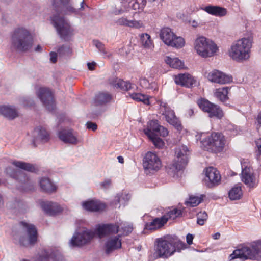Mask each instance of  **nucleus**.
Masks as SVG:
<instances>
[{"mask_svg": "<svg viewBox=\"0 0 261 261\" xmlns=\"http://www.w3.org/2000/svg\"><path fill=\"white\" fill-rule=\"evenodd\" d=\"M70 0H53V7L57 14L51 17V23L56 29L60 37L65 41L71 40L73 35V30L69 23L62 17L60 14L68 15L72 13L77 14V10L69 5Z\"/></svg>", "mask_w": 261, "mask_h": 261, "instance_id": "1", "label": "nucleus"}, {"mask_svg": "<svg viewBox=\"0 0 261 261\" xmlns=\"http://www.w3.org/2000/svg\"><path fill=\"white\" fill-rule=\"evenodd\" d=\"M119 230V226L114 224L99 225L95 231L85 230L82 232L75 233L72 237L70 244L73 247L82 246L89 243L97 235L99 238L116 234Z\"/></svg>", "mask_w": 261, "mask_h": 261, "instance_id": "2", "label": "nucleus"}, {"mask_svg": "<svg viewBox=\"0 0 261 261\" xmlns=\"http://www.w3.org/2000/svg\"><path fill=\"white\" fill-rule=\"evenodd\" d=\"M253 42V36L251 34L234 41L229 50V56L238 62L248 60L250 56Z\"/></svg>", "mask_w": 261, "mask_h": 261, "instance_id": "3", "label": "nucleus"}, {"mask_svg": "<svg viewBox=\"0 0 261 261\" xmlns=\"http://www.w3.org/2000/svg\"><path fill=\"white\" fill-rule=\"evenodd\" d=\"M33 43V36L28 29L20 27L13 31L11 35V45L15 50L26 52L32 48Z\"/></svg>", "mask_w": 261, "mask_h": 261, "instance_id": "4", "label": "nucleus"}, {"mask_svg": "<svg viewBox=\"0 0 261 261\" xmlns=\"http://www.w3.org/2000/svg\"><path fill=\"white\" fill-rule=\"evenodd\" d=\"M242 260L247 259L259 260L261 259V242H254L249 245L239 246L229 256L230 260L235 258Z\"/></svg>", "mask_w": 261, "mask_h": 261, "instance_id": "5", "label": "nucleus"}, {"mask_svg": "<svg viewBox=\"0 0 261 261\" xmlns=\"http://www.w3.org/2000/svg\"><path fill=\"white\" fill-rule=\"evenodd\" d=\"M171 236H166L157 238L154 242V253L155 258L168 259L175 252V248L172 245Z\"/></svg>", "mask_w": 261, "mask_h": 261, "instance_id": "6", "label": "nucleus"}, {"mask_svg": "<svg viewBox=\"0 0 261 261\" xmlns=\"http://www.w3.org/2000/svg\"><path fill=\"white\" fill-rule=\"evenodd\" d=\"M194 48L197 54L203 58L211 57L218 50L217 44L204 36L198 37L195 40Z\"/></svg>", "mask_w": 261, "mask_h": 261, "instance_id": "7", "label": "nucleus"}, {"mask_svg": "<svg viewBox=\"0 0 261 261\" xmlns=\"http://www.w3.org/2000/svg\"><path fill=\"white\" fill-rule=\"evenodd\" d=\"M189 154L190 152L187 146L181 145L177 147L174 161L169 166V174L174 176L176 173L185 168L189 161Z\"/></svg>", "mask_w": 261, "mask_h": 261, "instance_id": "8", "label": "nucleus"}, {"mask_svg": "<svg viewBox=\"0 0 261 261\" xmlns=\"http://www.w3.org/2000/svg\"><path fill=\"white\" fill-rule=\"evenodd\" d=\"M203 147L214 152H219L223 150L225 144V139L223 134L219 133H212L207 134L203 138L201 141Z\"/></svg>", "mask_w": 261, "mask_h": 261, "instance_id": "9", "label": "nucleus"}, {"mask_svg": "<svg viewBox=\"0 0 261 261\" xmlns=\"http://www.w3.org/2000/svg\"><path fill=\"white\" fill-rule=\"evenodd\" d=\"M160 36L165 44L172 47L181 48L185 43L184 38L176 36L168 27H165L161 30Z\"/></svg>", "mask_w": 261, "mask_h": 261, "instance_id": "10", "label": "nucleus"}, {"mask_svg": "<svg viewBox=\"0 0 261 261\" xmlns=\"http://www.w3.org/2000/svg\"><path fill=\"white\" fill-rule=\"evenodd\" d=\"M242 180L248 187L253 188L258 184V179L254 174L249 163L244 160L241 161Z\"/></svg>", "mask_w": 261, "mask_h": 261, "instance_id": "11", "label": "nucleus"}, {"mask_svg": "<svg viewBox=\"0 0 261 261\" xmlns=\"http://www.w3.org/2000/svg\"><path fill=\"white\" fill-rule=\"evenodd\" d=\"M143 167L145 172L153 173L160 170L162 162L157 154L152 152H148L143 159Z\"/></svg>", "mask_w": 261, "mask_h": 261, "instance_id": "12", "label": "nucleus"}, {"mask_svg": "<svg viewBox=\"0 0 261 261\" xmlns=\"http://www.w3.org/2000/svg\"><path fill=\"white\" fill-rule=\"evenodd\" d=\"M199 108L204 112H207L210 117H216L221 119L224 116L222 109L207 100L201 99L197 102Z\"/></svg>", "mask_w": 261, "mask_h": 261, "instance_id": "13", "label": "nucleus"}, {"mask_svg": "<svg viewBox=\"0 0 261 261\" xmlns=\"http://www.w3.org/2000/svg\"><path fill=\"white\" fill-rule=\"evenodd\" d=\"M37 95L49 111H52L55 109L56 106L53 94L49 88H39L37 92Z\"/></svg>", "mask_w": 261, "mask_h": 261, "instance_id": "14", "label": "nucleus"}, {"mask_svg": "<svg viewBox=\"0 0 261 261\" xmlns=\"http://www.w3.org/2000/svg\"><path fill=\"white\" fill-rule=\"evenodd\" d=\"M160 113L165 116L166 120L177 129H181V125L174 112L166 103L162 102L159 109Z\"/></svg>", "mask_w": 261, "mask_h": 261, "instance_id": "15", "label": "nucleus"}, {"mask_svg": "<svg viewBox=\"0 0 261 261\" xmlns=\"http://www.w3.org/2000/svg\"><path fill=\"white\" fill-rule=\"evenodd\" d=\"M21 224L27 232L29 239L21 238L20 239V245L25 247L34 245L37 240V232L36 227L34 225L24 222H21Z\"/></svg>", "mask_w": 261, "mask_h": 261, "instance_id": "16", "label": "nucleus"}, {"mask_svg": "<svg viewBox=\"0 0 261 261\" xmlns=\"http://www.w3.org/2000/svg\"><path fill=\"white\" fill-rule=\"evenodd\" d=\"M144 133L147 136H151L153 135H160L161 136L165 137L168 135L167 129L160 125L158 120H151L147 124V127L144 129Z\"/></svg>", "mask_w": 261, "mask_h": 261, "instance_id": "17", "label": "nucleus"}, {"mask_svg": "<svg viewBox=\"0 0 261 261\" xmlns=\"http://www.w3.org/2000/svg\"><path fill=\"white\" fill-rule=\"evenodd\" d=\"M51 258L54 261H63L64 259L59 252L51 248L42 249L36 256V261H49Z\"/></svg>", "mask_w": 261, "mask_h": 261, "instance_id": "18", "label": "nucleus"}, {"mask_svg": "<svg viewBox=\"0 0 261 261\" xmlns=\"http://www.w3.org/2000/svg\"><path fill=\"white\" fill-rule=\"evenodd\" d=\"M6 171L7 174L10 176L23 183L25 186L27 185H29V188L28 189L25 188L23 189L24 191H27L31 190L33 189V185L31 184L26 174L23 171L18 169L15 170L10 167L7 168Z\"/></svg>", "mask_w": 261, "mask_h": 261, "instance_id": "19", "label": "nucleus"}, {"mask_svg": "<svg viewBox=\"0 0 261 261\" xmlns=\"http://www.w3.org/2000/svg\"><path fill=\"white\" fill-rule=\"evenodd\" d=\"M33 144L34 146L37 143H45L50 140V133L46 127L39 126L36 127L33 133Z\"/></svg>", "mask_w": 261, "mask_h": 261, "instance_id": "20", "label": "nucleus"}, {"mask_svg": "<svg viewBox=\"0 0 261 261\" xmlns=\"http://www.w3.org/2000/svg\"><path fill=\"white\" fill-rule=\"evenodd\" d=\"M207 77L210 81L220 84H228L232 81L231 76L218 70H214L208 73Z\"/></svg>", "mask_w": 261, "mask_h": 261, "instance_id": "21", "label": "nucleus"}, {"mask_svg": "<svg viewBox=\"0 0 261 261\" xmlns=\"http://www.w3.org/2000/svg\"><path fill=\"white\" fill-rule=\"evenodd\" d=\"M205 182L208 187L218 185L221 179L219 172L215 168L210 167L206 169Z\"/></svg>", "mask_w": 261, "mask_h": 261, "instance_id": "22", "label": "nucleus"}, {"mask_svg": "<svg viewBox=\"0 0 261 261\" xmlns=\"http://www.w3.org/2000/svg\"><path fill=\"white\" fill-rule=\"evenodd\" d=\"M58 136L61 140L66 143L76 144L79 143L77 136L72 129H63L59 132Z\"/></svg>", "mask_w": 261, "mask_h": 261, "instance_id": "23", "label": "nucleus"}, {"mask_svg": "<svg viewBox=\"0 0 261 261\" xmlns=\"http://www.w3.org/2000/svg\"><path fill=\"white\" fill-rule=\"evenodd\" d=\"M174 80L176 84L187 88L192 87L196 82L194 77L190 74L187 73L178 74L175 76Z\"/></svg>", "mask_w": 261, "mask_h": 261, "instance_id": "24", "label": "nucleus"}, {"mask_svg": "<svg viewBox=\"0 0 261 261\" xmlns=\"http://www.w3.org/2000/svg\"><path fill=\"white\" fill-rule=\"evenodd\" d=\"M121 236L118 235L110 237L108 239L105 245V251L107 254H109L115 250L121 247Z\"/></svg>", "mask_w": 261, "mask_h": 261, "instance_id": "25", "label": "nucleus"}, {"mask_svg": "<svg viewBox=\"0 0 261 261\" xmlns=\"http://www.w3.org/2000/svg\"><path fill=\"white\" fill-rule=\"evenodd\" d=\"M43 210L49 215H54L61 212L62 208L57 203L49 201H43L41 203Z\"/></svg>", "mask_w": 261, "mask_h": 261, "instance_id": "26", "label": "nucleus"}, {"mask_svg": "<svg viewBox=\"0 0 261 261\" xmlns=\"http://www.w3.org/2000/svg\"><path fill=\"white\" fill-rule=\"evenodd\" d=\"M202 9L209 14L218 17H223L227 14L226 9L218 6L208 5Z\"/></svg>", "mask_w": 261, "mask_h": 261, "instance_id": "27", "label": "nucleus"}, {"mask_svg": "<svg viewBox=\"0 0 261 261\" xmlns=\"http://www.w3.org/2000/svg\"><path fill=\"white\" fill-rule=\"evenodd\" d=\"M83 206L85 210L91 212L99 211L106 208L105 204L95 200L85 202L83 203Z\"/></svg>", "mask_w": 261, "mask_h": 261, "instance_id": "28", "label": "nucleus"}, {"mask_svg": "<svg viewBox=\"0 0 261 261\" xmlns=\"http://www.w3.org/2000/svg\"><path fill=\"white\" fill-rule=\"evenodd\" d=\"M0 114L9 119H13L18 116V112L15 108L6 106L0 107Z\"/></svg>", "mask_w": 261, "mask_h": 261, "instance_id": "29", "label": "nucleus"}, {"mask_svg": "<svg viewBox=\"0 0 261 261\" xmlns=\"http://www.w3.org/2000/svg\"><path fill=\"white\" fill-rule=\"evenodd\" d=\"M116 23L119 25H123L135 28H140L143 27V23L141 21L129 20L125 17H121L118 19Z\"/></svg>", "mask_w": 261, "mask_h": 261, "instance_id": "30", "label": "nucleus"}, {"mask_svg": "<svg viewBox=\"0 0 261 261\" xmlns=\"http://www.w3.org/2000/svg\"><path fill=\"white\" fill-rule=\"evenodd\" d=\"M111 84L116 88H119L125 91H129L136 87L135 85L132 84L129 82L124 81L117 78L113 80L111 82Z\"/></svg>", "mask_w": 261, "mask_h": 261, "instance_id": "31", "label": "nucleus"}, {"mask_svg": "<svg viewBox=\"0 0 261 261\" xmlns=\"http://www.w3.org/2000/svg\"><path fill=\"white\" fill-rule=\"evenodd\" d=\"M167 222V218L163 215L161 218L154 219L150 223L147 224L146 228L150 230H155L163 226Z\"/></svg>", "mask_w": 261, "mask_h": 261, "instance_id": "32", "label": "nucleus"}, {"mask_svg": "<svg viewBox=\"0 0 261 261\" xmlns=\"http://www.w3.org/2000/svg\"><path fill=\"white\" fill-rule=\"evenodd\" d=\"M112 100V96L107 92L97 94L95 98V102L97 106H101L110 102Z\"/></svg>", "mask_w": 261, "mask_h": 261, "instance_id": "33", "label": "nucleus"}, {"mask_svg": "<svg viewBox=\"0 0 261 261\" xmlns=\"http://www.w3.org/2000/svg\"><path fill=\"white\" fill-rule=\"evenodd\" d=\"M40 186L42 190L47 193L55 192L57 189L56 186L47 178H42L40 181Z\"/></svg>", "mask_w": 261, "mask_h": 261, "instance_id": "34", "label": "nucleus"}, {"mask_svg": "<svg viewBox=\"0 0 261 261\" xmlns=\"http://www.w3.org/2000/svg\"><path fill=\"white\" fill-rule=\"evenodd\" d=\"M229 88L225 87L216 89L214 92V95L221 101H225L228 99V94Z\"/></svg>", "mask_w": 261, "mask_h": 261, "instance_id": "35", "label": "nucleus"}, {"mask_svg": "<svg viewBox=\"0 0 261 261\" xmlns=\"http://www.w3.org/2000/svg\"><path fill=\"white\" fill-rule=\"evenodd\" d=\"M183 210L181 208H173L169 209L167 212L164 215V217L167 218V222L170 220H174L176 218L180 217L182 215Z\"/></svg>", "mask_w": 261, "mask_h": 261, "instance_id": "36", "label": "nucleus"}, {"mask_svg": "<svg viewBox=\"0 0 261 261\" xmlns=\"http://www.w3.org/2000/svg\"><path fill=\"white\" fill-rule=\"evenodd\" d=\"M164 61L168 65L173 68H182L184 66L181 61L177 58H171L167 56L165 58Z\"/></svg>", "mask_w": 261, "mask_h": 261, "instance_id": "37", "label": "nucleus"}, {"mask_svg": "<svg viewBox=\"0 0 261 261\" xmlns=\"http://www.w3.org/2000/svg\"><path fill=\"white\" fill-rule=\"evenodd\" d=\"M142 45L145 48L152 50L154 48L153 43L150 36L148 34H142L140 37Z\"/></svg>", "mask_w": 261, "mask_h": 261, "instance_id": "38", "label": "nucleus"}, {"mask_svg": "<svg viewBox=\"0 0 261 261\" xmlns=\"http://www.w3.org/2000/svg\"><path fill=\"white\" fill-rule=\"evenodd\" d=\"M129 96L134 100L142 102L145 105L149 104V100L148 95L142 94L140 93H128Z\"/></svg>", "mask_w": 261, "mask_h": 261, "instance_id": "39", "label": "nucleus"}, {"mask_svg": "<svg viewBox=\"0 0 261 261\" xmlns=\"http://www.w3.org/2000/svg\"><path fill=\"white\" fill-rule=\"evenodd\" d=\"M12 164L16 167L27 171L34 172L36 170L35 166L29 163L21 161H14L13 162Z\"/></svg>", "mask_w": 261, "mask_h": 261, "instance_id": "40", "label": "nucleus"}, {"mask_svg": "<svg viewBox=\"0 0 261 261\" xmlns=\"http://www.w3.org/2000/svg\"><path fill=\"white\" fill-rule=\"evenodd\" d=\"M229 197L231 200L239 199L242 196V191L240 187H234L229 192Z\"/></svg>", "mask_w": 261, "mask_h": 261, "instance_id": "41", "label": "nucleus"}, {"mask_svg": "<svg viewBox=\"0 0 261 261\" xmlns=\"http://www.w3.org/2000/svg\"><path fill=\"white\" fill-rule=\"evenodd\" d=\"M57 53L60 57L68 56L72 54V49L69 45H63L58 48Z\"/></svg>", "mask_w": 261, "mask_h": 261, "instance_id": "42", "label": "nucleus"}, {"mask_svg": "<svg viewBox=\"0 0 261 261\" xmlns=\"http://www.w3.org/2000/svg\"><path fill=\"white\" fill-rule=\"evenodd\" d=\"M172 242V245L175 248V252L180 251L182 249H185L187 247V245L183 242L178 240V239L171 236V239Z\"/></svg>", "mask_w": 261, "mask_h": 261, "instance_id": "43", "label": "nucleus"}, {"mask_svg": "<svg viewBox=\"0 0 261 261\" xmlns=\"http://www.w3.org/2000/svg\"><path fill=\"white\" fill-rule=\"evenodd\" d=\"M202 197L190 196L188 201L185 202L187 206L194 207L198 205L202 201Z\"/></svg>", "mask_w": 261, "mask_h": 261, "instance_id": "44", "label": "nucleus"}, {"mask_svg": "<svg viewBox=\"0 0 261 261\" xmlns=\"http://www.w3.org/2000/svg\"><path fill=\"white\" fill-rule=\"evenodd\" d=\"M158 136L160 135H153L148 137L156 148H162L164 146V142Z\"/></svg>", "mask_w": 261, "mask_h": 261, "instance_id": "45", "label": "nucleus"}, {"mask_svg": "<svg viewBox=\"0 0 261 261\" xmlns=\"http://www.w3.org/2000/svg\"><path fill=\"white\" fill-rule=\"evenodd\" d=\"M197 223L198 224L202 226L204 225L205 222L207 220V215L205 212H200L197 214Z\"/></svg>", "mask_w": 261, "mask_h": 261, "instance_id": "46", "label": "nucleus"}, {"mask_svg": "<svg viewBox=\"0 0 261 261\" xmlns=\"http://www.w3.org/2000/svg\"><path fill=\"white\" fill-rule=\"evenodd\" d=\"M130 198V196L129 194H122L120 196H117V200L118 202L125 204V203L128 201Z\"/></svg>", "mask_w": 261, "mask_h": 261, "instance_id": "47", "label": "nucleus"}, {"mask_svg": "<svg viewBox=\"0 0 261 261\" xmlns=\"http://www.w3.org/2000/svg\"><path fill=\"white\" fill-rule=\"evenodd\" d=\"M93 43L100 51L103 54H107V51L105 50V46L102 43L97 40H94Z\"/></svg>", "mask_w": 261, "mask_h": 261, "instance_id": "48", "label": "nucleus"}, {"mask_svg": "<svg viewBox=\"0 0 261 261\" xmlns=\"http://www.w3.org/2000/svg\"><path fill=\"white\" fill-rule=\"evenodd\" d=\"M121 228L123 230V234L124 235L128 234L129 233L132 232L133 229V226L130 224H127L126 225L124 224V226H122Z\"/></svg>", "mask_w": 261, "mask_h": 261, "instance_id": "49", "label": "nucleus"}, {"mask_svg": "<svg viewBox=\"0 0 261 261\" xmlns=\"http://www.w3.org/2000/svg\"><path fill=\"white\" fill-rule=\"evenodd\" d=\"M22 103L24 106L31 107L33 105L34 102L29 98H24L22 99Z\"/></svg>", "mask_w": 261, "mask_h": 261, "instance_id": "50", "label": "nucleus"}, {"mask_svg": "<svg viewBox=\"0 0 261 261\" xmlns=\"http://www.w3.org/2000/svg\"><path fill=\"white\" fill-rule=\"evenodd\" d=\"M111 185V180L110 179H106L105 181L100 183L101 188L107 189L110 187Z\"/></svg>", "mask_w": 261, "mask_h": 261, "instance_id": "51", "label": "nucleus"}, {"mask_svg": "<svg viewBox=\"0 0 261 261\" xmlns=\"http://www.w3.org/2000/svg\"><path fill=\"white\" fill-rule=\"evenodd\" d=\"M87 128L89 129H92L93 131H95L97 128V126L95 123L92 122H88L86 123Z\"/></svg>", "mask_w": 261, "mask_h": 261, "instance_id": "52", "label": "nucleus"}, {"mask_svg": "<svg viewBox=\"0 0 261 261\" xmlns=\"http://www.w3.org/2000/svg\"><path fill=\"white\" fill-rule=\"evenodd\" d=\"M50 61L55 63L57 61V54L55 52H51L50 53Z\"/></svg>", "mask_w": 261, "mask_h": 261, "instance_id": "53", "label": "nucleus"}, {"mask_svg": "<svg viewBox=\"0 0 261 261\" xmlns=\"http://www.w3.org/2000/svg\"><path fill=\"white\" fill-rule=\"evenodd\" d=\"M140 85L144 88H148L149 86L148 81L146 79H142L140 81Z\"/></svg>", "mask_w": 261, "mask_h": 261, "instance_id": "54", "label": "nucleus"}, {"mask_svg": "<svg viewBox=\"0 0 261 261\" xmlns=\"http://www.w3.org/2000/svg\"><path fill=\"white\" fill-rule=\"evenodd\" d=\"M194 237L193 235L188 233L186 237L187 243L189 245H191L192 243Z\"/></svg>", "mask_w": 261, "mask_h": 261, "instance_id": "55", "label": "nucleus"}, {"mask_svg": "<svg viewBox=\"0 0 261 261\" xmlns=\"http://www.w3.org/2000/svg\"><path fill=\"white\" fill-rule=\"evenodd\" d=\"M256 146L260 155H261V138L256 142Z\"/></svg>", "mask_w": 261, "mask_h": 261, "instance_id": "56", "label": "nucleus"}, {"mask_svg": "<svg viewBox=\"0 0 261 261\" xmlns=\"http://www.w3.org/2000/svg\"><path fill=\"white\" fill-rule=\"evenodd\" d=\"M95 65H96V63L95 62L88 63V64H87L88 69L90 70H94Z\"/></svg>", "mask_w": 261, "mask_h": 261, "instance_id": "57", "label": "nucleus"}, {"mask_svg": "<svg viewBox=\"0 0 261 261\" xmlns=\"http://www.w3.org/2000/svg\"><path fill=\"white\" fill-rule=\"evenodd\" d=\"M257 121L258 124H261V112L258 114L257 116Z\"/></svg>", "mask_w": 261, "mask_h": 261, "instance_id": "58", "label": "nucleus"}, {"mask_svg": "<svg viewBox=\"0 0 261 261\" xmlns=\"http://www.w3.org/2000/svg\"><path fill=\"white\" fill-rule=\"evenodd\" d=\"M220 237V234L219 232H217L213 236V239H215V240L219 239Z\"/></svg>", "mask_w": 261, "mask_h": 261, "instance_id": "59", "label": "nucleus"}, {"mask_svg": "<svg viewBox=\"0 0 261 261\" xmlns=\"http://www.w3.org/2000/svg\"><path fill=\"white\" fill-rule=\"evenodd\" d=\"M35 51L38 52H41L42 50V47L38 45L36 48H35Z\"/></svg>", "mask_w": 261, "mask_h": 261, "instance_id": "60", "label": "nucleus"}, {"mask_svg": "<svg viewBox=\"0 0 261 261\" xmlns=\"http://www.w3.org/2000/svg\"><path fill=\"white\" fill-rule=\"evenodd\" d=\"M118 160V161L119 163L122 164L124 163V159L123 158L122 156H119L118 158H117Z\"/></svg>", "mask_w": 261, "mask_h": 261, "instance_id": "61", "label": "nucleus"}, {"mask_svg": "<svg viewBox=\"0 0 261 261\" xmlns=\"http://www.w3.org/2000/svg\"><path fill=\"white\" fill-rule=\"evenodd\" d=\"M188 114L189 115V116H192L193 115V114H194V111L193 109H189L188 111Z\"/></svg>", "mask_w": 261, "mask_h": 261, "instance_id": "62", "label": "nucleus"}, {"mask_svg": "<svg viewBox=\"0 0 261 261\" xmlns=\"http://www.w3.org/2000/svg\"><path fill=\"white\" fill-rule=\"evenodd\" d=\"M192 25L193 27H197L198 25V22L195 20H193L192 22Z\"/></svg>", "mask_w": 261, "mask_h": 261, "instance_id": "63", "label": "nucleus"}, {"mask_svg": "<svg viewBox=\"0 0 261 261\" xmlns=\"http://www.w3.org/2000/svg\"><path fill=\"white\" fill-rule=\"evenodd\" d=\"M3 203V200L2 195L0 194V205Z\"/></svg>", "mask_w": 261, "mask_h": 261, "instance_id": "64", "label": "nucleus"}]
</instances>
